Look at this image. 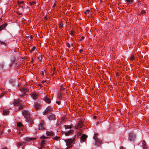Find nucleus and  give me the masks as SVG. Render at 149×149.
I'll use <instances>...</instances> for the list:
<instances>
[{
  "mask_svg": "<svg viewBox=\"0 0 149 149\" xmlns=\"http://www.w3.org/2000/svg\"><path fill=\"white\" fill-rule=\"evenodd\" d=\"M22 113L24 118L25 119L26 122H29L31 124L33 123L32 119L30 117V113L29 111L24 110L22 111Z\"/></svg>",
  "mask_w": 149,
  "mask_h": 149,
  "instance_id": "1",
  "label": "nucleus"
},
{
  "mask_svg": "<svg viewBox=\"0 0 149 149\" xmlns=\"http://www.w3.org/2000/svg\"><path fill=\"white\" fill-rule=\"evenodd\" d=\"M136 137V135L133 132H130L129 134L128 140L132 142H134Z\"/></svg>",
  "mask_w": 149,
  "mask_h": 149,
  "instance_id": "2",
  "label": "nucleus"
},
{
  "mask_svg": "<svg viewBox=\"0 0 149 149\" xmlns=\"http://www.w3.org/2000/svg\"><path fill=\"white\" fill-rule=\"evenodd\" d=\"M74 139V138H73L72 139H70L64 140V141L66 143V145L68 147V148L66 149H68V148H70L72 147L71 144L73 142Z\"/></svg>",
  "mask_w": 149,
  "mask_h": 149,
  "instance_id": "3",
  "label": "nucleus"
},
{
  "mask_svg": "<svg viewBox=\"0 0 149 149\" xmlns=\"http://www.w3.org/2000/svg\"><path fill=\"white\" fill-rule=\"evenodd\" d=\"M53 108L49 106L47 107L44 111L42 113L44 115H46L48 113L53 110Z\"/></svg>",
  "mask_w": 149,
  "mask_h": 149,
  "instance_id": "4",
  "label": "nucleus"
},
{
  "mask_svg": "<svg viewBox=\"0 0 149 149\" xmlns=\"http://www.w3.org/2000/svg\"><path fill=\"white\" fill-rule=\"evenodd\" d=\"M93 138L95 142V145L97 146H100L101 143V140L97 137H94Z\"/></svg>",
  "mask_w": 149,
  "mask_h": 149,
  "instance_id": "5",
  "label": "nucleus"
},
{
  "mask_svg": "<svg viewBox=\"0 0 149 149\" xmlns=\"http://www.w3.org/2000/svg\"><path fill=\"white\" fill-rule=\"evenodd\" d=\"M48 119L50 120H55L56 119L55 116L53 114L51 113L50 114L47 116Z\"/></svg>",
  "mask_w": 149,
  "mask_h": 149,
  "instance_id": "6",
  "label": "nucleus"
},
{
  "mask_svg": "<svg viewBox=\"0 0 149 149\" xmlns=\"http://www.w3.org/2000/svg\"><path fill=\"white\" fill-rule=\"evenodd\" d=\"M45 125L44 121H41L40 124L39 125V129L43 130L45 129Z\"/></svg>",
  "mask_w": 149,
  "mask_h": 149,
  "instance_id": "7",
  "label": "nucleus"
},
{
  "mask_svg": "<svg viewBox=\"0 0 149 149\" xmlns=\"http://www.w3.org/2000/svg\"><path fill=\"white\" fill-rule=\"evenodd\" d=\"M87 137V136L84 134H83L81 137V142H83L85 141Z\"/></svg>",
  "mask_w": 149,
  "mask_h": 149,
  "instance_id": "8",
  "label": "nucleus"
},
{
  "mask_svg": "<svg viewBox=\"0 0 149 149\" xmlns=\"http://www.w3.org/2000/svg\"><path fill=\"white\" fill-rule=\"evenodd\" d=\"M83 125V122L82 121H79L78 123L77 126L75 128L77 129H80L79 128L81 127Z\"/></svg>",
  "mask_w": 149,
  "mask_h": 149,
  "instance_id": "9",
  "label": "nucleus"
},
{
  "mask_svg": "<svg viewBox=\"0 0 149 149\" xmlns=\"http://www.w3.org/2000/svg\"><path fill=\"white\" fill-rule=\"evenodd\" d=\"M20 91L23 93L22 96H24L26 95V92L28 91V89L26 88H22L20 89Z\"/></svg>",
  "mask_w": 149,
  "mask_h": 149,
  "instance_id": "10",
  "label": "nucleus"
},
{
  "mask_svg": "<svg viewBox=\"0 0 149 149\" xmlns=\"http://www.w3.org/2000/svg\"><path fill=\"white\" fill-rule=\"evenodd\" d=\"M43 99L46 103L48 104H49L51 102L50 99L47 96L45 97Z\"/></svg>",
  "mask_w": 149,
  "mask_h": 149,
  "instance_id": "11",
  "label": "nucleus"
},
{
  "mask_svg": "<svg viewBox=\"0 0 149 149\" xmlns=\"http://www.w3.org/2000/svg\"><path fill=\"white\" fill-rule=\"evenodd\" d=\"M22 101V100L20 99L15 100L13 102L14 105H19V104Z\"/></svg>",
  "mask_w": 149,
  "mask_h": 149,
  "instance_id": "12",
  "label": "nucleus"
},
{
  "mask_svg": "<svg viewBox=\"0 0 149 149\" xmlns=\"http://www.w3.org/2000/svg\"><path fill=\"white\" fill-rule=\"evenodd\" d=\"M142 146L143 149H146L147 148L146 143L144 140H143L142 141Z\"/></svg>",
  "mask_w": 149,
  "mask_h": 149,
  "instance_id": "13",
  "label": "nucleus"
},
{
  "mask_svg": "<svg viewBox=\"0 0 149 149\" xmlns=\"http://www.w3.org/2000/svg\"><path fill=\"white\" fill-rule=\"evenodd\" d=\"M72 131L71 130L69 131H68L65 132H64V134L66 136H68L70 135L72 133Z\"/></svg>",
  "mask_w": 149,
  "mask_h": 149,
  "instance_id": "14",
  "label": "nucleus"
},
{
  "mask_svg": "<svg viewBox=\"0 0 149 149\" xmlns=\"http://www.w3.org/2000/svg\"><path fill=\"white\" fill-rule=\"evenodd\" d=\"M46 134L48 136H51L54 134V133L52 131H47L46 132Z\"/></svg>",
  "mask_w": 149,
  "mask_h": 149,
  "instance_id": "15",
  "label": "nucleus"
},
{
  "mask_svg": "<svg viewBox=\"0 0 149 149\" xmlns=\"http://www.w3.org/2000/svg\"><path fill=\"white\" fill-rule=\"evenodd\" d=\"M134 0H125L127 4H131L133 3Z\"/></svg>",
  "mask_w": 149,
  "mask_h": 149,
  "instance_id": "16",
  "label": "nucleus"
},
{
  "mask_svg": "<svg viewBox=\"0 0 149 149\" xmlns=\"http://www.w3.org/2000/svg\"><path fill=\"white\" fill-rule=\"evenodd\" d=\"M40 106V104L38 103H36L34 105V107L36 109H38Z\"/></svg>",
  "mask_w": 149,
  "mask_h": 149,
  "instance_id": "17",
  "label": "nucleus"
},
{
  "mask_svg": "<svg viewBox=\"0 0 149 149\" xmlns=\"http://www.w3.org/2000/svg\"><path fill=\"white\" fill-rule=\"evenodd\" d=\"M7 26L6 24H4L0 26V31L4 29Z\"/></svg>",
  "mask_w": 149,
  "mask_h": 149,
  "instance_id": "18",
  "label": "nucleus"
},
{
  "mask_svg": "<svg viewBox=\"0 0 149 149\" xmlns=\"http://www.w3.org/2000/svg\"><path fill=\"white\" fill-rule=\"evenodd\" d=\"M35 139L33 138H26L24 139V140L28 141H30Z\"/></svg>",
  "mask_w": 149,
  "mask_h": 149,
  "instance_id": "19",
  "label": "nucleus"
},
{
  "mask_svg": "<svg viewBox=\"0 0 149 149\" xmlns=\"http://www.w3.org/2000/svg\"><path fill=\"white\" fill-rule=\"evenodd\" d=\"M37 95L36 93H33L32 94V97L34 99H36L37 98Z\"/></svg>",
  "mask_w": 149,
  "mask_h": 149,
  "instance_id": "20",
  "label": "nucleus"
},
{
  "mask_svg": "<svg viewBox=\"0 0 149 149\" xmlns=\"http://www.w3.org/2000/svg\"><path fill=\"white\" fill-rule=\"evenodd\" d=\"M9 111L8 110H3V114L4 115H6L8 113Z\"/></svg>",
  "mask_w": 149,
  "mask_h": 149,
  "instance_id": "21",
  "label": "nucleus"
},
{
  "mask_svg": "<svg viewBox=\"0 0 149 149\" xmlns=\"http://www.w3.org/2000/svg\"><path fill=\"white\" fill-rule=\"evenodd\" d=\"M4 65L3 63H1L0 64V70H3Z\"/></svg>",
  "mask_w": 149,
  "mask_h": 149,
  "instance_id": "22",
  "label": "nucleus"
},
{
  "mask_svg": "<svg viewBox=\"0 0 149 149\" xmlns=\"http://www.w3.org/2000/svg\"><path fill=\"white\" fill-rule=\"evenodd\" d=\"M65 127L66 129L69 128L71 129V127L70 125H65Z\"/></svg>",
  "mask_w": 149,
  "mask_h": 149,
  "instance_id": "23",
  "label": "nucleus"
},
{
  "mask_svg": "<svg viewBox=\"0 0 149 149\" xmlns=\"http://www.w3.org/2000/svg\"><path fill=\"white\" fill-rule=\"evenodd\" d=\"M81 132H82V130L81 129H79V133H78L77 135L78 136H80L81 135Z\"/></svg>",
  "mask_w": 149,
  "mask_h": 149,
  "instance_id": "24",
  "label": "nucleus"
},
{
  "mask_svg": "<svg viewBox=\"0 0 149 149\" xmlns=\"http://www.w3.org/2000/svg\"><path fill=\"white\" fill-rule=\"evenodd\" d=\"M45 143V141L42 140L41 141V145L42 146H44Z\"/></svg>",
  "mask_w": 149,
  "mask_h": 149,
  "instance_id": "25",
  "label": "nucleus"
},
{
  "mask_svg": "<svg viewBox=\"0 0 149 149\" xmlns=\"http://www.w3.org/2000/svg\"><path fill=\"white\" fill-rule=\"evenodd\" d=\"M29 3L31 6H32L33 4H36V2L35 1H33L32 2H29Z\"/></svg>",
  "mask_w": 149,
  "mask_h": 149,
  "instance_id": "26",
  "label": "nucleus"
},
{
  "mask_svg": "<svg viewBox=\"0 0 149 149\" xmlns=\"http://www.w3.org/2000/svg\"><path fill=\"white\" fill-rule=\"evenodd\" d=\"M22 125L21 123L20 122H19V123H17V126L18 127H20V126H22Z\"/></svg>",
  "mask_w": 149,
  "mask_h": 149,
  "instance_id": "27",
  "label": "nucleus"
},
{
  "mask_svg": "<svg viewBox=\"0 0 149 149\" xmlns=\"http://www.w3.org/2000/svg\"><path fill=\"white\" fill-rule=\"evenodd\" d=\"M42 56H40L38 57V59L40 61L42 60Z\"/></svg>",
  "mask_w": 149,
  "mask_h": 149,
  "instance_id": "28",
  "label": "nucleus"
},
{
  "mask_svg": "<svg viewBox=\"0 0 149 149\" xmlns=\"http://www.w3.org/2000/svg\"><path fill=\"white\" fill-rule=\"evenodd\" d=\"M58 97L59 100H61V93H59L58 95Z\"/></svg>",
  "mask_w": 149,
  "mask_h": 149,
  "instance_id": "29",
  "label": "nucleus"
},
{
  "mask_svg": "<svg viewBox=\"0 0 149 149\" xmlns=\"http://www.w3.org/2000/svg\"><path fill=\"white\" fill-rule=\"evenodd\" d=\"M36 47L34 46L33 47L32 49L30 51V52H32L35 49Z\"/></svg>",
  "mask_w": 149,
  "mask_h": 149,
  "instance_id": "30",
  "label": "nucleus"
},
{
  "mask_svg": "<svg viewBox=\"0 0 149 149\" xmlns=\"http://www.w3.org/2000/svg\"><path fill=\"white\" fill-rule=\"evenodd\" d=\"M60 138L59 137L56 136L53 139L54 140H58L59 138Z\"/></svg>",
  "mask_w": 149,
  "mask_h": 149,
  "instance_id": "31",
  "label": "nucleus"
},
{
  "mask_svg": "<svg viewBox=\"0 0 149 149\" xmlns=\"http://www.w3.org/2000/svg\"><path fill=\"white\" fill-rule=\"evenodd\" d=\"M60 90L61 91L62 90H64L65 88H63V86H61L60 88Z\"/></svg>",
  "mask_w": 149,
  "mask_h": 149,
  "instance_id": "32",
  "label": "nucleus"
},
{
  "mask_svg": "<svg viewBox=\"0 0 149 149\" xmlns=\"http://www.w3.org/2000/svg\"><path fill=\"white\" fill-rule=\"evenodd\" d=\"M130 58L131 60H134V57L133 55H132L131 56Z\"/></svg>",
  "mask_w": 149,
  "mask_h": 149,
  "instance_id": "33",
  "label": "nucleus"
},
{
  "mask_svg": "<svg viewBox=\"0 0 149 149\" xmlns=\"http://www.w3.org/2000/svg\"><path fill=\"white\" fill-rule=\"evenodd\" d=\"M89 12H90V10H87L84 12V13L85 14H86L88 13Z\"/></svg>",
  "mask_w": 149,
  "mask_h": 149,
  "instance_id": "34",
  "label": "nucleus"
},
{
  "mask_svg": "<svg viewBox=\"0 0 149 149\" xmlns=\"http://www.w3.org/2000/svg\"><path fill=\"white\" fill-rule=\"evenodd\" d=\"M17 145L18 146H22L23 145V144L19 142L17 143Z\"/></svg>",
  "mask_w": 149,
  "mask_h": 149,
  "instance_id": "35",
  "label": "nucleus"
},
{
  "mask_svg": "<svg viewBox=\"0 0 149 149\" xmlns=\"http://www.w3.org/2000/svg\"><path fill=\"white\" fill-rule=\"evenodd\" d=\"M0 43L1 44L4 45L6 46V43L3 42H2L1 41H0Z\"/></svg>",
  "mask_w": 149,
  "mask_h": 149,
  "instance_id": "36",
  "label": "nucleus"
},
{
  "mask_svg": "<svg viewBox=\"0 0 149 149\" xmlns=\"http://www.w3.org/2000/svg\"><path fill=\"white\" fill-rule=\"evenodd\" d=\"M63 27V24L62 23H60L59 24V27L60 28H62Z\"/></svg>",
  "mask_w": 149,
  "mask_h": 149,
  "instance_id": "37",
  "label": "nucleus"
},
{
  "mask_svg": "<svg viewBox=\"0 0 149 149\" xmlns=\"http://www.w3.org/2000/svg\"><path fill=\"white\" fill-rule=\"evenodd\" d=\"M146 13V11L145 10H142L141 12V14H144Z\"/></svg>",
  "mask_w": 149,
  "mask_h": 149,
  "instance_id": "38",
  "label": "nucleus"
},
{
  "mask_svg": "<svg viewBox=\"0 0 149 149\" xmlns=\"http://www.w3.org/2000/svg\"><path fill=\"white\" fill-rule=\"evenodd\" d=\"M41 138L42 139H46L47 138V137L43 136H42L41 137Z\"/></svg>",
  "mask_w": 149,
  "mask_h": 149,
  "instance_id": "39",
  "label": "nucleus"
},
{
  "mask_svg": "<svg viewBox=\"0 0 149 149\" xmlns=\"http://www.w3.org/2000/svg\"><path fill=\"white\" fill-rule=\"evenodd\" d=\"M56 102L58 105L60 104H61V102L59 101H57Z\"/></svg>",
  "mask_w": 149,
  "mask_h": 149,
  "instance_id": "40",
  "label": "nucleus"
},
{
  "mask_svg": "<svg viewBox=\"0 0 149 149\" xmlns=\"http://www.w3.org/2000/svg\"><path fill=\"white\" fill-rule=\"evenodd\" d=\"M4 94V93H1V95H0V97H1L2 96H3Z\"/></svg>",
  "mask_w": 149,
  "mask_h": 149,
  "instance_id": "41",
  "label": "nucleus"
},
{
  "mask_svg": "<svg viewBox=\"0 0 149 149\" xmlns=\"http://www.w3.org/2000/svg\"><path fill=\"white\" fill-rule=\"evenodd\" d=\"M98 135V134L97 133H95V135H94V137H97V136Z\"/></svg>",
  "mask_w": 149,
  "mask_h": 149,
  "instance_id": "42",
  "label": "nucleus"
},
{
  "mask_svg": "<svg viewBox=\"0 0 149 149\" xmlns=\"http://www.w3.org/2000/svg\"><path fill=\"white\" fill-rule=\"evenodd\" d=\"M67 47L69 48L70 47V45L69 43L67 44Z\"/></svg>",
  "mask_w": 149,
  "mask_h": 149,
  "instance_id": "43",
  "label": "nucleus"
},
{
  "mask_svg": "<svg viewBox=\"0 0 149 149\" xmlns=\"http://www.w3.org/2000/svg\"><path fill=\"white\" fill-rule=\"evenodd\" d=\"M23 108V107L22 106H20L19 107V109H21Z\"/></svg>",
  "mask_w": 149,
  "mask_h": 149,
  "instance_id": "44",
  "label": "nucleus"
},
{
  "mask_svg": "<svg viewBox=\"0 0 149 149\" xmlns=\"http://www.w3.org/2000/svg\"><path fill=\"white\" fill-rule=\"evenodd\" d=\"M41 72V74L42 75H44V73L43 71Z\"/></svg>",
  "mask_w": 149,
  "mask_h": 149,
  "instance_id": "45",
  "label": "nucleus"
},
{
  "mask_svg": "<svg viewBox=\"0 0 149 149\" xmlns=\"http://www.w3.org/2000/svg\"><path fill=\"white\" fill-rule=\"evenodd\" d=\"M34 58L33 57H32L31 58V61L33 62L34 61Z\"/></svg>",
  "mask_w": 149,
  "mask_h": 149,
  "instance_id": "46",
  "label": "nucleus"
},
{
  "mask_svg": "<svg viewBox=\"0 0 149 149\" xmlns=\"http://www.w3.org/2000/svg\"><path fill=\"white\" fill-rule=\"evenodd\" d=\"M45 81H44V80H43L42 81V84H44V83H45Z\"/></svg>",
  "mask_w": 149,
  "mask_h": 149,
  "instance_id": "47",
  "label": "nucleus"
},
{
  "mask_svg": "<svg viewBox=\"0 0 149 149\" xmlns=\"http://www.w3.org/2000/svg\"><path fill=\"white\" fill-rule=\"evenodd\" d=\"M83 50H82L81 49H80L79 51L80 52V53H81V52H83Z\"/></svg>",
  "mask_w": 149,
  "mask_h": 149,
  "instance_id": "48",
  "label": "nucleus"
},
{
  "mask_svg": "<svg viewBox=\"0 0 149 149\" xmlns=\"http://www.w3.org/2000/svg\"><path fill=\"white\" fill-rule=\"evenodd\" d=\"M24 2L23 1H21L20 2V3H22V4H23L24 3Z\"/></svg>",
  "mask_w": 149,
  "mask_h": 149,
  "instance_id": "49",
  "label": "nucleus"
},
{
  "mask_svg": "<svg viewBox=\"0 0 149 149\" xmlns=\"http://www.w3.org/2000/svg\"><path fill=\"white\" fill-rule=\"evenodd\" d=\"M11 131V130L10 129H9L8 130V132H10Z\"/></svg>",
  "mask_w": 149,
  "mask_h": 149,
  "instance_id": "50",
  "label": "nucleus"
},
{
  "mask_svg": "<svg viewBox=\"0 0 149 149\" xmlns=\"http://www.w3.org/2000/svg\"><path fill=\"white\" fill-rule=\"evenodd\" d=\"M84 38V36H82V37H81V39H82V40Z\"/></svg>",
  "mask_w": 149,
  "mask_h": 149,
  "instance_id": "51",
  "label": "nucleus"
},
{
  "mask_svg": "<svg viewBox=\"0 0 149 149\" xmlns=\"http://www.w3.org/2000/svg\"><path fill=\"white\" fill-rule=\"evenodd\" d=\"M26 38L27 39L28 38H29V36H26Z\"/></svg>",
  "mask_w": 149,
  "mask_h": 149,
  "instance_id": "52",
  "label": "nucleus"
},
{
  "mask_svg": "<svg viewBox=\"0 0 149 149\" xmlns=\"http://www.w3.org/2000/svg\"><path fill=\"white\" fill-rule=\"evenodd\" d=\"M2 149H8L7 148H2Z\"/></svg>",
  "mask_w": 149,
  "mask_h": 149,
  "instance_id": "53",
  "label": "nucleus"
},
{
  "mask_svg": "<svg viewBox=\"0 0 149 149\" xmlns=\"http://www.w3.org/2000/svg\"><path fill=\"white\" fill-rule=\"evenodd\" d=\"M120 149H124L123 147H120Z\"/></svg>",
  "mask_w": 149,
  "mask_h": 149,
  "instance_id": "54",
  "label": "nucleus"
},
{
  "mask_svg": "<svg viewBox=\"0 0 149 149\" xmlns=\"http://www.w3.org/2000/svg\"><path fill=\"white\" fill-rule=\"evenodd\" d=\"M2 21V19L0 18V23Z\"/></svg>",
  "mask_w": 149,
  "mask_h": 149,
  "instance_id": "55",
  "label": "nucleus"
},
{
  "mask_svg": "<svg viewBox=\"0 0 149 149\" xmlns=\"http://www.w3.org/2000/svg\"><path fill=\"white\" fill-rule=\"evenodd\" d=\"M70 34L71 35H72L73 34V32H72V31L71 32Z\"/></svg>",
  "mask_w": 149,
  "mask_h": 149,
  "instance_id": "56",
  "label": "nucleus"
},
{
  "mask_svg": "<svg viewBox=\"0 0 149 149\" xmlns=\"http://www.w3.org/2000/svg\"><path fill=\"white\" fill-rule=\"evenodd\" d=\"M43 146H41V147H40L39 149H42V147H43Z\"/></svg>",
  "mask_w": 149,
  "mask_h": 149,
  "instance_id": "57",
  "label": "nucleus"
},
{
  "mask_svg": "<svg viewBox=\"0 0 149 149\" xmlns=\"http://www.w3.org/2000/svg\"><path fill=\"white\" fill-rule=\"evenodd\" d=\"M96 118V116H94V117H93V118H94V119H95Z\"/></svg>",
  "mask_w": 149,
  "mask_h": 149,
  "instance_id": "58",
  "label": "nucleus"
},
{
  "mask_svg": "<svg viewBox=\"0 0 149 149\" xmlns=\"http://www.w3.org/2000/svg\"><path fill=\"white\" fill-rule=\"evenodd\" d=\"M2 133V132H1V133L0 134H1Z\"/></svg>",
  "mask_w": 149,
  "mask_h": 149,
  "instance_id": "59",
  "label": "nucleus"
},
{
  "mask_svg": "<svg viewBox=\"0 0 149 149\" xmlns=\"http://www.w3.org/2000/svg\"><path fill=\"white\" fill-rule=\"evenodd\" d=\"M2 125H0V127H1V126H2Z\"/></svg>",
  "mask_w": 149,
  "mask_h": 149,
  "instance_id": "60",
  "label": "nucleus"
},
{
  "mask_svg": "<svg viewBox=\"0 0 149 149\" xmlns=\"http://www.w3.org/2000/svg\"><path fill=\"white\" fill-rule=\"evenodd\" d=\"M55 6V5H54L53 6V7H54V6Z\"/></svg>",
  "mask_w": 149,
  "mask_h": 149,
  "instance_id": "61",
  "label": "nucleus"
},
{
  "mask_svg": "<svg viewBox=\"0 0 149 149\" xmlns=\"http://www.w3.org/2000/svg\"><path fill=\"white\" fill-rule=\"evenodd\" d=\"M72 46H73V45L72 44Z\"/></svg>",
  "mask_w": 149,
  "mask_h": 149,
  "instance_id": "62",
  "label": "nucleus"
},
{
  "mask_svg": "<svg viewBox=\"0 0 149 149\" xmlns=\"http://www.w3.org/2000/svg\"><path fill=\"white\" fill-rule=\"evenodd\" d=\"M31 38H32V36H31Z\"/></svg>",
  "mask_w": 149,
  "mask_h": 149,
  "instance_id": "63",
  "label": "nucleus"
}]
</instances>
